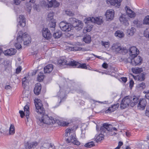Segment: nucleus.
Wrapping results in <instances>:
<instances>
[{
    "mask_svg": "<svg viewBox=\"0 0 149 149\" xmlns=\"http://www.w3.org/2000/svg\"><path fill=\"white\" fill-rule=\"evenodd\" d=\"M65 136L68 138L66 141L68 143L71 142L74 145H79L80 143L78 141L76 137L75 132L72 129H67L65 130Z\"/></svg>",
    "mask_w": 149,
    "mask_h": 149,
    "instance_id": "1",
    "label": "nucleus"
},
{
    "mask_svg": "<svg viewBox=\"0 0 149 149\" xmlns=\"http://www.w3.org/2000/svg\"><path fill=\"white\" fill-rule=\"evenodd\" d=\"M17 40L19 43H21L23 41L24 45H27L31 42V38L26 33H23L20 31L18 33Z\"/></svg>",
    "mask_w": 149,
    "mask_h": 149,
    "instance_id": "2",
    "label": "nucleus"
},
{
    "mask_svg": "<svg viewBox=\"0 0 149 149\" xmlns=\"http://www.w3.org/2000/svg\"><path fill=\"white\" fill-rule=\"evenodd\" d=\"M55 120L52 117H50L47 116H45V118L41 120H39L38 121V123L40 126H44V124L50 125L51 124H53L55 123Z\"/></svg>",
    "mask_w": 149,
    "mask_h": 149,
    "instance_id": "3",
    "label": "nucleus"
},
{
    "mask_svg": "<svg viewBox=\"0 0 149 149\" xmlns=\"http://www.w3.org/2000/svg\"><path fill=\"white\" fill-rule=\"evenodd\" d=\"M69 22L72 24V26L78 31L81 29L83 27V24L81 22L75 18H70Z\"/></svg>",
    "mask_w": 149,
    "mask_h": 149,
    "instance_id": "4",
    "label": "nucleus"
},
{
    "mask_svg": "<svg viewBox=\"0 0 149 149\" xmlns=\"http://www.w3.org/2000/svg\"><path fill=\"white\" fill-rule=\"evenodd\" d=\"M36 107V111L41 115L42 116L45 113V110L42 107V105L40 100L35 99L34 100Z\"/></svg>",
    "mask_w": 149,
    "mask_h": 149,
    "instance_id": "5",
    "label": "nucleus"
},
{
    "mask_svg": "<svg viewBox=\"0 0 149 149\" xmlns=\"http://www.w3.org/2000/svg\"><path fill=\"white\" fill-rule=\"evenodd\" d=\"M58 63L60 66L67 65L72 66V65L76 66L78 63L76 61L74 60H67L66 58H61L59 59L58 61Z\"/></svg>",
    "mask_w": 149,
    "mask_h": 149,
    "instance_id": "6",
    "label": "nucleus"
},
{
    "mask_svg": "<svg viewBox=\"0 0 149 149\" xmlns=\"http://www.w3.org/2000/svg\"><path fill=\"white\" fill-rule=\"evenodd\" d=\"M132 100V98L131 97L127 96L125 97L122 100L120 104V108L122 109H124L130 105L131 106Z\"/></svg>",
    "mask_w": 149,
    "mask_h": 149,
    "instance_id": "7",
    "label": "nucleus"
},
{
    "mask_svg": "<svg viewBox=\"0 0 149 149\" xmlns=\"http://www.w3.org/2000/svg\"><path fill=\"white\" fill-rule=\"evenodd\" d=\"M102 19L103 17L102 16H100L96 17H91L88 18L87 20V21H88V22L90 21L91 22L96 23L97 24L100 25L103 23Z\"/></svg>",
    "mask_w": 149,
    "mask_h": 149,
    "instance_id": "8",
    "label": "nucleus"
},
{
    "mask_svg": "<svg viewBox=\"0 0 149 149\" xmlns=\"http://www.w3.org/2000/svg\"><path fill=\"white\" fill-rule=\"evenodd\" d=\"M24 110L25 113L22 111H19V113L20 114V116L21 118H22L26 114L25 116L27 119V120L28 121V119L29 117V114L30 112L29 111V107L27 105L25 106L24 107Z\"/></svg>",
    "mask_w": 149,
    "mask_h": 149,
    "instance_id": "9",
    "label": "nucleus"
},
{
    "mask_svg": "<svg viewBox=\"0 0 149 149\" xmlns=\"http://www.w3.org/2000/svg\"><path fill=\"white\" fill-rule=\"evenodd\" d=\"M112 125L104 123L103 126L100 128V130L102 133L106 132V131L112 132Z\"/></svg>",
    "mask_w": 149,
    "mask_h": 149,
    "instance_id": "10",
    "label": "nucleus"
},
{
    "mask_svg": "<svg viewBox=\"0 0 149 149\" xmlns=\"http://www.w3.org/2000/svg\"><path fill=\"white\" fill-rule=\"evenodd\" d=\"M139 53V51L137 49L136 47L132 46L129 49V55L130 56L135 57Z\"/></svg>",
    "mask_w": 149,
    "mask_h": 149,
    "instance_id": "11",
    "label": "nucleus"
},
{
    "mask_svg": "<svg viewBox=\"0 0 149 149\" xmlns=\"http://www.w3.org/2000/svg\"><path fill=\"white\" fill-rule=\"evenodd\" d=\"M114 11L113 10L110 9L107 10L105 13L106 19L107 20H111L114 17Z\"/></svg>",
    "mask_w": 149,
    "mask_h": 149,
    "instance_id": "12",
    "label": "nucleus"
},
{
    "mask_svg": "<svg viewBox=\"0 0 149 149\" xmlns=\"http://www.w3.org/2000/svg\"><path fill=\"white\" fill-rule=\"evenodd\" d=\"M59 26L61 30L64 31H68L71 30L69 24L64 22H61L59 24Z\"/></svg>",
    "mask_w": 149,
    "mask_h": 149,
    "instance_id": "13",
    "label": "nucleus"
},
{
    "mask_svg": "<svg viewBox=\"0 0 149 149\" xmlns=\"http://www.w3.org/2000/svg\"><path fill=\"white\" fill-rule=\"evenodd\" d=\"M42 33L43 36L47 40L50 39L51 37V34L49 30L46 28L42 29Z\"/></svg>",
    "mask_w": 149,
    "mask_h": 149,
    "instance_id": "14",
    "label": "nucleus"
},
{
    "mask_svg": "<svg viewBox=\"0 0 149 149\" xmlns=\"http://www.w3.org/2000/svg\"><path fill=\"white\" fill-rule=\"evenodd\" d=\"M111 49L117 53L119 52L120 51L122 52L124 50L123 47H121L120 44L118 43L113 44L111 47Z\"/></svg>",
    "mask_w": 149,
    "mask_h": 149,
    "instance_id": "15",
    "label": "nucleus"
},
{
    "mask_svg": "<svg viewBox=\"0 0 149 149\" xmlns=\"http://www.w3.org/2000/svg\"><path fill=\"white\" fill-rule=\"evenodd\" d=\"M17 20L19 22V24L17 25V26H18L19 25L22 27L25 26V19L24 15H20L17 19Z\"/></svg>",
    "mask_w": 149,
    "mask_h": 149,
    "instance_id": "16",
    "label": "nucleus"
},
{
    "mask_svg": "<svg viewBox=\"0 0 149 149\" xmlns=\"http://www.w3.org/2000/svg\"><path fill=\"white\" fill-rule=\"evenodd\" d=\"M122 0H107V3L111 5L115 6L117 8H119L121 5V2Z\"/></svg>",
    "mask_w": 149,
    "mask_h": 149,
    "instance_id": "17",
    "label": "nucleus"
},
{
    "mask_svg": "<svg viewBox=\"0 0 149 149\" xmlns=\"http://www.w3.org/2000/svg\"><path fill=\"white\" fill-rule=\"evenodd\" d=\"M146 103L147 102L145 99H140L137 106L138 109L142 110L143 109L145 108Z\"/></svg>",
    "mask_w": 149,
    "mask_h": 149,
    "instance_id": "18",
    "label": "nucleus"
},
{
    "mask_svg": "<svg viewBox=\"0 0 149 149\" xmlns=\"http://www.w3.org/2000/svg\"><path fill=\"white\" fill-rule=\"evenodd\" d=\"M128 19V18L127 16L124 15H122L119 18L120 22L126 26H128L129 24Z\"/></svg>",
    "mask_w": 149,
    "mask_h": 149,
    "instance_id": "19",
    "label": "nucleus"
},
{
    "mask_svg": "<svg viewBox=\"0 0 149 149\" xmlns=\"http://www.w3.org/2000/svg\"><path fill=\"white\" fill-rule=\"evenodd\" d=\"M132 57L133 58V65L136 66L141 64L142 61L141 57L136 56L135 57Z\"/></svg>",
    "mask_w": 149,
    "mask_h": 149,
    "instance_id": "20",
    "label": "nucleus"
},
{
    "mask_svg": "<svg viewBox=\"0 0 149 149\" xmlns=\"http://www.w3.org/2000/svg\"><path fill=\"white\" fill-rule=\"evenodd\" d=\"M38 144V143L36 142H33L30 143L27 142L25 144V146L26 149H30L34 148Z\"/></svg>",
    "mask_w": 149,
    "mask_h": 149,
    "instance_id": "21",
    "label": "nucleus"
},
{
    "mask_svg": "<svg viewBox=\"0 0 149 149\" xmlns=\"http://www.w3.org/2000/svg\"><path fill=\"white\" fill-rule=\"evenodd\" d=\"M16 51L15 49L11 48L4 51L3 53L5 55L11 56L15 54L16 52Z\"/></svg>",
    "mask_w": 149,
    "mask_h": 149,
    "instance_id": "22",
    "label": "nucleus"
},
{
    "mask_svg": "<svg viewBox=\"0 0 149 149\" xmlns=\"http://www.w3.org/2000/svg\"><path fill=\"white\" fill-rule=\"evenodd\" d=\"M57 96L58 98H60V101L59 103L63 101L65 99V94L63 91L62 90H60L57 93Z\"/></svg>",
    "mask_w": 149,
    "mask_h": 149,
    "instance_id": "23",
    "label": "nucleus"
},
{
    "mask_svg": "<svg viewBox=\"0 0 149 149\" xmlns=\"http://www.w3.org/2000/svg\"><path fill=\"white\" fill-rule=\"evenodd\" d=\"M41 86L40 83H38L36 84L35 86L34 90V92L36 95H39L41 92Z\"/></svg>",
    "mask_w": 149,
    "mask_h": 149,
    "instance_id": "24",
    "label": "nucleus"
},
{
    "mask_svg": "<svg viewBox=\"0 0 149 149\" xmlns=\"http://www.w3.org/2000/svg\"><path fill=\"white\" fill-rule=\"evenodd\" d=\"M60 3L56 0H52L48 5V8H51L52 7L54 8H56L60 6Z\"/></svg>",
    "mask_w": 149,
    "mask_h": 149,
    "instance_id": "25",
    "label": "nucleus"
},
{
    "mask_svg": "<svg viewBox=\"0 0 149 149\" xmlns=\"http://www.w3.org/2000/svg\"><path fill=\"white\" fill-rule=\"evenodd\" d=\"M119 106V104H114L111 106V107H109L107 110L106 111V113H109L114 111Z\"/></svg>",
    "mask_w": 149,
    "mask_h": 149,
    "instance_id": "26",
    "label": "nucleus"
},
{
    "mask_svg": "<svg viewBox=\"0 0 149 149\" xmlns=\"http://www.w3.org/2000/svg\"><path fill=\"white\" fill-rule=\"evenodd\" d=\"M44 72L45 73H49L53 69V65L52 64L48 65L44 68Z\"/></svg>",
    "mask_w": 149,
    "mask_h": 149,
    "instance_id": "27",
    "label": "nucleus"
},
{
    "mask_svg": "<svg viewBox=\"0 0 149 149\" xmlns=\"http://www.w3.org/2000/svg\"><path fill=\"white\" fill-rule=\"evenodd\" d=\"M126 13L128 16L130 18H133L135 16V13L130 9L127 8Z\"/></svg>",
    "mask_w": 149,
    "mask_h": 149,
    "instance_id": "28",
    "label": "nucleus"
},
{
    "mask_svg": "<svg viewBox=\"0 0 149 149\" xmlns=\"http://www.w3.org/2000/svg\"><path fill=\"white\" fill-rule=\"evenodd\" d=\"M133 76V77L134 79H135V78H136V79H137L139 81H143L145 79V75L143 73L139 74L136 77H134Z\"/></svg>",
    "mask_w": 149,
    "mask_h": 149,
    "instance_id": "29",
    "label": "nucleus"
},
{
    "mask_svg": "<svg viewBox=\"0 0 149 149\" xmlns=\"http://www.w3.org/2000/svg\"><path fill=\"white\" fill-rule=\"evenodd\" d=\"M83 41L86 43H89L91 41V36L89 35H86L83 38Z\"/></svg>",
    "mask_w": 149,
    "mask_h": 149,
    "instance_id": "30",
    "label": "nucleus"
},
{
    "mask_svg": "<svg viewBox=\"0 0 149 149\" xmlns=\"http://www.w3.org/2000/svg\"><path fill=\"white\" fill-rule=\"evenodd\" d=\"M132 98V100L131 101V106L133 107L139 101V99L136 97L134 96Z\"/></svg>",
    "mask_w": 149,
    "mask_h": 149,
    "instance_id": "31",
    "label": "nucleus"
},
{
    "mask_svg": "<svg viewBox=\"0 0 149 149\" xmlns=\"http://www.w3.org/2000/svg\"><path fill=\"white\" fill-rule=\"evenodd\" d=\"M132 71L133 73L136 74H138L143 71L142 69L141 68H132Z\"/></svg>",
    "mask_w": 149,
    "mask_h": 149,
    "instance_id": "32",
    "label": "nucleus"
},
{
    "mask_svg": "<svg viewBox=\"0 0 149 149\" xmlns=\"http://www.w3.org/2000/svg\"><path fill=\"white\" fill-rule=\"evenodd\" d=\"M62 35V33L60 31H58L53 33V37L57 39L60 38Z\"/></svg>",
    "mask_w": 149,
    "mask_h": 149,
    "instance_id": "33",
    "label": "nucleus"
},
{
    "mask_svg": "<svg viewBox=\"0 0 149 149\" xmlns=\"http://www.w3.org/2000/svg\"><path fill=\"white\" fill-rule=\"evenodd\" d=\"M115 35L116 37H118L120 38L123 37L124 34L123 32L120 31H118L115 32Z\"/></svg>",
    "mask_w": 149,
    "mask_h": 149,
    "instance_id": "34",
    "label": "nucleus"
},
{
    "mask_svg": "<svg viewBox=\"0 0 149 149\" xmlns=\"http://www.w3.org/2000/svg\"><path fill=\"white\" fill-rule=\"evenodd\" d=\"M136 31V29L132 27L130 29L127 30V33L130 36H132L134 35Z\"/></svg>",
    "mask_w": 149,
    "mask_h": 149,
    "instance_id": "35",
    "label": "nucleus"
},
{
    "mask_svg": "<svg viewBox=\"0 0 149 149\" xmlns=\"http://www.w3.org/2000/svg\"><path fill=\"white\" fill-rule=\"evenodd\" d=\"M123 61L126 63H130L131 64L133 65V58L131 57L130 56L128 58H124Z\"/></svg>",
    "mask_w": 149,
    "mask_h": 149,
    "instance_id": "36",
    "label": "nucleus"
},
{
    "mask_svg": "<svg viewBox=\"0 0 149 149\" xmlns=\"http://www.w3.org/2000/svg\"><path fill=\"white\" fill-rule=\"evenodd\" d=\"M146 87L145 84L143 82H141L138 84L136 86V87L139 90H143Z\"/></svg>",
    "mask_w": 149,
    "mask_h": 149,
    "instance_id": "37",
    "label": "nucleus"
},
{
    "mask_svg": "<svg viewBox=\"0 0 149 149\" xmlns=\"http://www.w3.org/2000/svg\"><path fill=\"white\" fill-rule=\"evenodd\" d=\"M78 63L77 65H72V66H75L76 67L81 68H82L87 69V67L86 66L85 64H80L79 63L76 62Z\"/></svg>",
    "mask_w": 149,
    "mask_h": 149,
    "instance_id": "38",
    "label": "nucleus"
},
{
    "mask_svg": "<svg viewBox=\"0 0 149 149\" xmlns=\"http://www.w3.org/2000/svg\"><path fill=\"white\" fill-rule=\"evenodd\" d=\"M15 127L14 125L11 124L10 127L9 134L10 135H13L15 133Z\"/></svg>",
    "mask_w": 149,
    "mask_h": 149,
    "instance_id": "39",
    "label": "nucleus"
},
{
    "mask_svg": "<svg viewBox=\"0 0 149 149\" xmlns=\"http://www.w3.org/2000/svg\"><path fill=\"white\" fill-rule=\"evenodd\" d=\"M44 78L43 74L42 73L40 72L38 75L37 79L38 81H42Z\"/></svg>",
    "mask_w": 149,
    "mask_h": 149,
    "instance_id": "40",
    "label": "nucleus"
},
{
    "mask_svg": "<svg viewBox=\"0 0 149 149\" xmlns=\"http://www.w3.org/2000/svg\"><path fill=\"white\" fill-rule=\"evenodd\" d=\"M143 24H144L149 25V15L145 17L143 20Z\"/></svg>",
    "mask_w": 149,
    "mask_h": 149,
    "instance_id": "41",
    "label": "nucleus"
},
{
    "mask_svg": "<svg viewBox=\"0 0 149 149\" xmlns=\"http://www.w3.org/2000/svg\"><path fill=\"white\" fill-rule=\"evenodd\" d=\"M53 15L54 14L53 13H49L47 15V20L49 21L54 20L53 19Z\"/></svg>",
    "mask_w": 149,
    "mask_h": 149,
    "instance_id": "42",
    "label": "nucleus"
},
{
    "mask_svg": "<svg viewBox=\"0 0 149 149\" xmlns=\"http://www.w3.org/2000/svg\"><path fill=\"white\" fill-rule=\"evenodd\" d=\"M95 146L94 143L93 141H91L86 143L85 146L88 148H91Z\"/></svg>",
    "mask_w": 149,
    "mask_h": 149,
    "instance_id": "43",
    "label": "nucleus"
},
{
    "mask_svg": "<svg viewBox=\"0 0 149 149\" xmlns=\"http://www.w3.org/2000/svg\"><path fill=\"white\" fill-rule=\"evenodd\" d=\"M35 0H29L28 3L27 4V6H28V8L30 10L31 9V5L32 4H33L35 2Z\"/></svg>",
    "mask_w": 149,
    "mask_h": 149,
    "instance_id": "44",
    "label": "nucleus"
},
{
    "mask_svg": "<svg viewBox=\"0 0 149 149\" xmlns=\"http://www.w3.org/2000/svg\"><path fill=\"white\" fill-rule=\"evenodd\" d=\"M92 28L90 26H88L86 27H85L83 30V32L84 33H86L87 32H89L91 30Z\"/></svg>",
    "mask_w": 149,
    "mask_h": 149,
    "instance_id": "45",
    "label": "nucleus"
},
{
    "mask_svg": "<svg viewBox=\"0 0 149 149\" xmlns=\"http://www.w3.org/2000/svg\"><path fill=\"white\" fill-rule=\"evenodd\" d=\"M103 138L102 135V134H100L96 136L95 140L97 142H98L101 141Z\"/></svg>",
    "mask_w": 149,
    "mask_h": 149,
    "instance_id": "46",
    "label": "nucleus"
},
{
    "mask_svg": "<svg viewBox=\"0 0 149 149\" xmlns=\"http://www.w3.org/2000/svg\"><path fill=\"white\" fill-rule=\"evenodd\" d=\"M102 45L104 46L106 48H108L109 46V44L108 42L102 41Z\"/></svg>",
    "mask_w": 149,
    "mask_h": 149,
    "instance_id": "47",
    "label": "nucleus"
},
{
    "mask_svg": "<svg viewBox=\"0 0 149 149\" xmlns=\"http://www.w3.org/2000/svg\"><path fill=\"white\" fill-rule=\"evenodd\" d=\"M50 22L49 24V26L50 28L54 26H56V22L54 20H53L49 21Z\"/></svg>",
    "mask_w": 149,
    "mask_h": 149,
    "instance_id": "48",
    "label": "nucleus"
},
{
    "mask_svg": "<svg viewBox=\"0 0 149 149\" xmlns=\"http://www.w3.org/2000/svg\"><path fill=\"white\" fill-rule=\"evenodd\" d=\"M17 42L15 44V46L16 48L18 49H21L22 48V46L20 44L21 43H19V42H18L17 41Z\"/></svg>",
    "mask_w": 149,
    "mask_h": 149,
    "instance_id": "49",
    "label": "nucleus"
},
{
    "mask_svg": "<svg viewBox=\"0 0 149 149\" xmlns=\"http://www.w3.org/2000/svg\"><path fill=\"white\" fill-rule=\"evenodd\" d=\"M41 4L42 6L45 7H48V5L49 4V3H47L46 1H41Z\"/></svg>",
    "mask_w": 149,
    "mask_h": 149,
    "instance_id": "50",
    "label": "nucleus"
},
{
    "mask_svg": "<svg viewBox=\"0 0 149 149\" xmlns=\"http://www.w3.org/2000/svg\"><path fill=\"white\" fill-rule=\"evenodd\" d=\"M65 13L67 15L69 16H73L74 15L72 12L69 10H67L66 11Z\"/></svg>",
    "mask_w": 149,
    "mask_h": 149,
    "instance_id": "51",
    "label": "nucleus"
},
{
    "mask_svg": "<svg viewBox=\"0 0 149 149\" xmlns=\"http://www.w3.org/2000/svg\"><path fill=\"white\" fill-rule=\"evenodd\" d=\"M130 83V87L131 88L133 86L134 82V81L132 80H130L129 82Z\"/></svg>",
    "mask_w": 149,
    "mask_h": 149,
    "instance_id": "52",
    "label": "nucleus"
},
{
    "mask_svg": "<svg viewBox=\"0 0 149 149\" xmlns=\"http://www.w3.org/2000/svg\"><path fill=\"white\" fill-rule=\"evenodd\" d=\"M145 114L146 116H149V106L147 107Z\"/></svg>",
    "mask_w": 149,
    "mask_h": 149,
    "instance_id": "53",
    "label": "nucleus"
},
{
    "mask_svg": "<svg viewBox=\"0 0 149 149\" xmlns=\"http://www.w3.org/2000/svg\"><path fill=\"white\" fill-rule=\"evenodd\" d=\"M22 70V68L21 67L19 66L18 67L16 70V73L17 74H18Z\"/></svg>",
    "mask_w": 149,
    "mask_h": 149,
    "instance_id": "54",
    "label": "nucleus"
},
{
    "mask_svg": "<svg viewBox=\"0 0 149 149\" xmlns=\"http://www.w3.org/2000/svg\"><path fill=\"white\" fill-rule=\"evenodd\" d=\"M102 67L106 69L108 67V65L107 63H104L102 65Z\"/></svg>",
    "mask_w": 149,
    "mask_h": 149,
    "instance_id": "55",
    "label": "nucleus"
},
{
    "mask_svg": "<svg viewBox=\"0 0 149 149\" xmlns=\"http://www.w3.org/2000/svg\"><path fill=\"white\" fill-rule=\"evenodd\" d=\"M14 3L16 5H18L19 4L20 2V0H14Z\"/></svg>",
    "mask_w": 149,
    "mask_h": 149,
    "instance_id": "56",
    "label": "nucleus"
},
{
    "mask_svg": "<svg viewBox=\"0 0 149 149\" xmlns=\"http://www.w3.org/2000/svg\"><path fill=\"white\" fill-rule=\"evenodd\" d=\"M71 50L72 51H77L79 50V48L77 47H73L72 48H71Z\"/></svg>",
    "mask_w": 149,
    "mask_h": 149,
    "instance_id": "57",
    "label": "nucleus"
},
{
    "mask_svg": "<svg viewBox=\"0 0 149 149\" xmlns=\"http://www.w3.org/2000/svg\"><path fill=\"white\" fill-rule=\"evenodd\" d=\"M26 77H25L22 79V84H25V83H26Z\"/></svg>",
    "mask_w": 149,
    "mask_h": 149,
    "instance_id": "58",
    "label": "nucleus"
},
{
    "mask_svg": "<svg viewBox=\"0 0 149 149\" xmlns=\"http://www.w3.org/2000/svg\"><path fill=\"white\" fill-rule=\"evenodd\" d=\"M122 81L124 83H125L127 81V78L126 77H122L121 78Z\"/></svg>",
    "mask_w": 149,
    "mask_h": 149,
    "instance_id": "59",
    "label": "nucleus"
},
{
    "mask_svg": "<svg viewBox=\"0 0 149 149\" xmlns=\"http://www.w3.org/2000/svg\"><path fill=\"white\" fill-rule=\"evenodd\" d=\"M145 96L146 98L149 100V91L146 92Z\"/></svg>",
    "mask_w": 149,
    "mask_h": 149,
    "instance_id": "60",
    "label": "nucleus"
},
{
    "mask_svg": "<svg viewBox=\"0 0 149 149\" xmlns=\"http://www.w3.org/2000/svg\"><path fill=\"white\" fill-rule=\"evenodd\" d=\"M11 87L10 85H7L5 87V89L6 90L10 89Z\"/></svg>",
    "mask_w": 149,
    "mask_h": 149,
    "instance_id": "61",
    "label": "nucleus"
},
{
    "mask_svg": "<svg viewBox=\"0 0 149 149\" xmlns=\"http://www.w3.org/2000/svg\"><path fill=\"white\" fill-rule=\"evenodd\" d=\"M138 22V21L137 19H135L133 21V23L135 25H137V26H138L137 24Z\"/></svg>",
    "mask_w": 149,
    "mask_h": 149,
    "instance_id": "62",
    "label": "nucleus"
},
{
    "mask_svg": "<svg viewBox=\"0 0 149 149\" xmlns=\"http://www.w3.org/2000/svg\"><path fill=\"white\" fill-rule=\"evenodd\" d=\"M68 124V123H67L66 122H63V124H62V125L63 126H65L67 125Z\"/></svg>",
    "mask_w": 149,
    "mask_h": 149,
    "instance_id": "63",
    "label": "nucleus"
},
{
    "mask_svg": "<svg viewBox=\"0 0 149 149\" xmlns=\"http://www.w3.org/2000/svg\"><path fill=\"white\" fill-rule=\"evenodd\" d=\"M146 33V31L145 32V33L144 34L145 36L149 38V33H148V34Z\"/></svg>",
    "mask_w": 149,
    "mask_h": 149,
    "instance_id": "64",
    "label": "nucleus"
}]
</instances>
